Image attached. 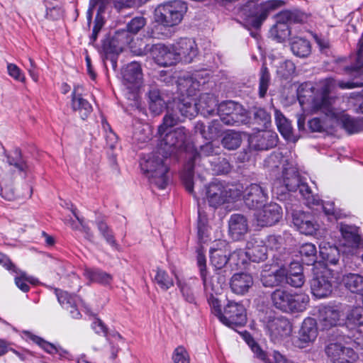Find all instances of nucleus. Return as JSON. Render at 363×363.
<instances>
[{
	"label": "nucleus",
	"mask_w": 363,
	"mask_h": 363,
	"mask_svg": "<svg viewBox=\"0 0 363 363\" xmlns=\"http://www.w3.org/2000/svg\"><path fill=\"white\" fill-rule=\"evenodd\" d=\"M255 118L257 123L262 124L264 127H267V125L271 122L270 115L264 109L262 108H258L255 112Z\"/></svg>",
	"instance_id": "51"
},
{
	"label": "nucleus",
	"mask_w": 363,
	"mask_h": 363,
	"mask_svg": "<svg viewBox=\"0 0 363 363\" xmlns=\"http://www.w3.org/2000/svg\"><path fill=\"white\" fill-rule=\"evenodd\" d=\"M84 276L91 281L98 282L104 285H108L112 281V277L105 272L86 269Z\"/></svg>",
	"instance_id": "37"
},
{
	"label": "nucleus",
	"mask_w": 363,
	"mask_h": 363,
	"mask_svg": "<svg viewBox=\"0 0 363 363\" xmlns=\"http://www.w3.org/2000/svg\"><path fill=\"white\" fill-rule=\"evenodd\" d=\"M235 191L230 185L216 182L211 183L206 191V200L212 207L217 208L230 202L235 197Z\"/></svg>",
	"instance_id": "7"
},
{
	"label": "nucleus",
	"mask_w": 363,
	"mask_h": 363,
	"mask_svg": "<svg viewBox=\"0 0 363 363\" xmlns=\"http://www.w3.org/2000/svg\"><path fill=\"white\" fill-rule=\"evenodd\" d=\"M334 81L328 79L320 89L314 88L311 84L300 86L298 90V100L302 106L311 113H322L323 119L314 118L309 121V128L314 132L329 131L338 126L347 127L351 123L349 116L342 107L340 99L328 96Z\"/></svg>",
	"instance_id": "1"
},
{
	"label": "nucleus",
	"mask_w": 363,
	"mask_h": 363,
	"mask_svg": "<svg viewBox=\"0 0 363 363\" xmlns=\"http://www.w3.org/2000/svg\"><path fill=\"white\" fill-rule=\"evenodd\" d=\"M276 122L278 129L283 137L291 142H296V138L292 134V127L289 121L279 111H275Z\"/></svg>",
	"instance_id": "30"
},
{
	"label": "nucleus",
	"mask_w": 363,
	"mask_h": 363,
	"mask_svg": "<svg viewBox=\"0 0 363 363\" xmlns=\"http://www.w3.org/2000/svg\"><path fill=\"white\" fill-rule=\"evenodd\" d=\"M326 354L334 363H354L357 359V354L352 349L337 343L330 344Z\"/></svg>",
	"instance_id": "13"
},
{
	"label": "nucleus",
	"mask_w": 363,
	"mask_h": 363,
	"mask_svg": "<svg viewBox=\"0 0 363 363\" xmlns=\"http://www.w3.org/2000/svg\"><path fill=\"white\" fill-rule=\"evenodd\" d=\"M152 52L156 62L162 66L172 65L177 62V54L174 52L173 45H157Z\"/></svg>",
	"instance_id": "21"
},
{
	"label": "nucleus",
	"mask_w": 363,
	"mask_h": 363,
	"mask_svg": "<svg viewBox=\"0 0 363 363\" xmlns=\"http://www.w3.org/2000/svg\"><path fill=\"white\" fill-rule=\"evenodd\" d=\"M7 72L10 77L15 80L22 83L26 82V76L22 70L15 64L9 63L7 65Z\"/></svg>",
	"instance_id": "47"
},
{
	"label": "nucleus",
	"mask_w": 363,
	"mask_h": 363,
	"mask_svg": "<svg viewBox=\"0 0 363 363\" xmlns=\"http://www.w3.org/2000/svg\"><path fill=\"white\" fill-rule=\"evenodd\" d=\"M56 294L61 304H64L65 302L70 303L71 296L67 292L57 290Z\"/></svg>",
	"instance_id": "62"
},
{
	"label": "nucleus",
	"mask_w": 363,
	"mask_h": 363,
	"mask_svg": "<svg viewBox=\"0 0 363 363\" xmlns=\"http://www.w3.org/2000/svg\"><path fill=\"white\" fill-rule=\"evenodd\" d=\"M300 254L306 257H315L316 255V248L311 243H306L301 247Z\"/></svg>",
	"instance_id": "55"
},
{
	"label": "nucleus",
	"mask_w": 363,
	"mask_h": 363,
	"mask_svg": "<svg viewBox=\"0 0 363 363\" xmlns=\"http://www.w3.org/2000/svg\"><path fill=\"white\" fill-rule=\"evenodd\" d=\"M347 320L351 324L363 325V307L352 308L347 315Z\"/></svg>",
	"instance_id": "45"
},
{
	"label": "nucleus",
	"mask_w": 363,
	"mask_h": 363,
	"mask_svg": "<svg viewBox=\"0 0 363 363\" xmlns=\"http://www.w3.org/2000/svg\"><path fill=\"white\" fill-rule=\"evenodd\" d=\"M179 121H182L179 116H177V113L174 114H167L165 116L163 120V123L159 127L158 133L160 137L167 131H169L168 129L176 124V123Z\"/></svg>",
	"instance_id": "42"
},
{
	"label": "nucleus",
	"mask_w": 363,
	"mask_h": 363,
	"mask_svg": "<svg viewBox=\"0 0 363 363\" xmlns=\"http://www.w3.org/2000/svg\"><path fill=\"white\" fill-rule=\"evenodd\" d=\"M124 85L130 91L138 90L143 83V73L140 65L135 62L127 65L122 70Z\"/></svg>",
	"instance_id": "14"
},
{
	"label": "nucleus",
	"mask_w": 363,
	"mask_h": 363,
	"mask_svg": "<svg viewBox=\"0 0 363 363\" xmlns=\"http://www.w3.org/2000/svg\"><path fill=\"white\" fill-rule=\"evenodd\" d=\"M107 340L108 342L107 352L110 357L114 359L116 358L120 350L119 343L123 342V337L118 333L115 332L109 335Z\"/></svg>",
	"instance_id": "38"
},
{
	"label": "nucleus",
	"mask_w": 363,
	"mask_h": 363,
	"mask_svg": "<svg viewBox=\"0 0 363 363\" xmlns=\"http://www.w3.org/2000/svg\"><path fill=\"white\" fill-rule=\"evenodd\" d=\"M62 16V11L58 6H54L51 4L46 6V12L45 17L49 20H57Z\"/></svg>",
	"instance_id": "49"
},
{
	"label": "nucleus",
	"mask_w": 363,
	"mask_h": 363,
	"mask_svg": "<svg viewBox=\"0 0 363 363\" xmlns=\"http://www.w3.org/2000/svg\"><path fill=\"white\" fill-rule=\"evenodd\" d=\"M276 24H286L291 22H301L302 18L298 13L284 11L278 13L276 16Z\"/></svg>",
	"instance_id": "39"
},
{
	"label": "nucleus",
	"mask_w": 363,
	"mask_h": 363,
	"mask_svg": "<svg viewBox=\"0 0 363 363\" xmlns=\"http://www.w3.org/2000/svg\"><path fill=\"white\" fill-rule=\"evenodd\" d=\"M29 337L31 340H33L34 342L40 345L42 348H43L45 351H47L49 353H55L57 352V347L53 345L52 344H50L43 339H41L39 337H37L33 335H29Z\"/></svg>",
	"instance_id": "50"
},
{
	"label": "nucleus",
	"mask_w": 363,
	"mask_h": 363,
	"mask_svg": "<svg viewBox=\"0 0 363 363\" xmlns=\"http://www.w3.org/2000/svg\"><path fill=\"white\" fill-rule=\"evenodd\" d=\"M271 35L279 41H284L288 38L290 31L288 25L275 24L270 30Z\"/></svg>",
	"instance_id": "40"
},
{
	"label": "nucleus",
	"mask_w": 363,
	"mask_h": 363,
	"mask_svg": "<svg viewBox=\"0 0 363 363\" xmlns=\"http://www.w3.org/2000/svg\"><path fill=\"white\" fill-rule=\"evenodd\" d=\"M164 108V102L160 97L157 93L153 91L150 93V108L155 114H160Z\"/></svg>",
	"instance_id": "46"
},
{
	"label": "nucleus",
	"mask_w": 363,
	"mask_h": 363,
	"mask_svg": "<svg viewBox=\"0 0 363 363\" xmlns=\"http://www.w3.org/2000/svg\"><path fill=\"white\" fill-rule=\"evenodd\" d=\"M335 283L333 273L325 269L320 275H318L311 282V291L317 298H324L329 296Z\"/></svg>",
	"instance_id": "11"
},
{
	"label": "nucleus",
	"mask_w": 363,
	"mask_h": 363,
	"mask_svg": "<svg viewBox=\"0 0 363 363\" xmlns=\"http://www.w3.org/2000/svg\"><path fill=\"white\" fill-rule=\"evenodd\" d=\"M179 109L183 117L191 118L196 114L198 108L196 104L193 105L189 102H186L179 104Z\"/></svg>",
	"instance_id": "48"
},
{
	"label": "nucleus",
	"mask_w": 363,
	"mask_h": 363,
	"mask_svg": "<svg viewBox=\"0 0 363 363\" xmlns=\"http://www.w3.org/2000/svg\"><path fill=\"white\" fill-rule=\"evenodd\" d=\"M223 146L228 150L238 148L241 143L240 134L237 133H228L223 139Z\"/></svg>",
	"instance_id": "41"
},
{
	"label": "nucleus",
	"mask_w": 363,
	"mask_h": 363,
	"mask_svg": "<svg viewBox=\"0 0 363 363\" xmlns=\"http://www.w3.org/2000/svg\"><path fill=\"white\" fill-rule=\"evenodd\" d=\"M269 74L266 68L262 69V74L259 82V95L264 96L267 91L268 82H269Z\"/></svg>",
	"instance_id": "54"
},
{
	"label": "nucleus",
	"mask_w": 363,
	"mask_h": 363,
	"mask_svg": "<svg viewBox=\"0 0 363 363\" xmlns=\"http://www.w3.org/2000/svg\"><path fill=\"white\" fill-rule=\"evenodd\" d=\"M267 363H293L289 360L284 355L277 351H274L268 359Z\"/></svg>",
	"instance_id": "58"
},
{
	"label": "nucleus",
	"mask_w": 363,
	"mask_h": 363,
	"mask_svg": "<svg viewBox=\"0 0 363 363\" xmlns=\"http://www.w3.org/2000/svg\"><path fill=\"white\" fill-rule=\"evenodd\" d=\"M342 240L340 250L345 254H354L360 245V239L355 230L350 226H342Z\"/></svg>",
	"instance_id": "18"
},
{
	"label": "nucleus",
	"mask_w": 363,
	"mask_h": 363,
	"mask_svg": "<svg viewBox=\"0 0 363 363\" xmlns=\"http://www.w3.org/2000/svg\"><path fill=\"white\" fill-rule=\"evenodd\" d=\"M277 135L269 131L259 133L250 138V145L257 150H267L276 145Z\"/></svg>",
	"instance_id": "25"
},
{
	"label": "nucleus",
	"mask_w": 363,
	"mask_h": 363,
	"mask_svg": "<svg viewBox=\"0 0 363 363\" xmlns=\"http://www.w3.org/2000/svg\"><path fill=\"white\" fill-rule=\"evenodd\" d=\"M82 87L75 86L72 92V108L82 118L85 119L91 112L92 108L90 104L84 99L79 92Z\"/></svg>",
	"instance_id": "22"
},
{
	"label": "nucleus",
	"mask_w": 363,
	"mask_h": 363,
	"mask_svg": "<svg viewBox=\"0 0 363 363\" xmlns=\"http://www.w3.org/2000/svg\"><path fill=\"white\" fill-rule=\"evenodd\" d=\"M186 11L184 2L174 1L158 6L155 11V19L165 26H174L182 21Z\"/></svg>",
	"instance_id": "5"
},
{
	"label": "nucleus",
	"mask_w": 363,
	"mask_h": 363,
	"mask_svg": "<svg viewBox=\"0 0 363 363\" xmlns=\"http://www.w3.org/2000/svg\"><path fill=\"white\" fill-rule=\"evenodd\" d=\"M155 281L163 289H168L173 286V279L164 270L158 269L155 276Z\"/></svg>",
	"instance_id": "43"
},
{
	"label": "nucleus",
	"mask_w": 363,
	"mask_h": 363,
	"mask_svg": "<svg viewBox=\"0 0 363 363\" xmlns=\"http://www.w3.org/2000/svg\"><path fill=\"white\" fill-rule=\"evenodd\" d=\"M342 315L338 308L328 307L321 311L320 323L325 329H328L337 325Z\"/></svg>",
	"instance_id": "27"
},
{
	"label": "nucleus",
	"mask_w": 363,
	"mask_h": 363,
	"mask_svg": "<svg viewBox=\"0 0 363 363\" xmlns=\"http://www.w3.org/2000/svg\"><path fill=\"white\" fill-rule=\"evenodd\" d=\"M245 197V203L250 208H257L259 203L265 200L262 189L257 184H252L247 189Z\"/></svg>",
	"instance_id": "28"
},
{
	"label": "nucleus",
	"mask_w": 363,
	"mask_h": 363,
	"mask_svg": "<svg viewBox=\"0 0 363 363\" xmlns=\"http://www.w3.org/2000/svg\"><path fill=\"white\" fill-rule=\"evenodd\" d=\"M281 6V1L279 0H269L255 5L245 13V21L250 26L258 28L269 13Z\"/></svg>",
	"instance_id": "6"
},
{
	"label": "nucleus",
	"mask_w": 363,
	"mask_h": 363,
	"mask_svg": "<svg viewBox=\"0 0 363 363\" xmlns=\"http://www.w3.org/2000/svg\"><path fill=\"white\" fill-rule=\"evenodd\" d=\"M318 336L316 323L313 318L304 320L298 333L296 345L304 348L312 344Z\"/></svg>",
	"instance_id": "15"
},
{
	"label": "nucleus",
	"mask_w": 363,
	"mask_h": 363,
	"mask_svg": "<svg viewBox=\"0 0 363 363\" xmlns=\"http://www.w3.org/2000/svg\"><path fill=\"white\" fill-rule=\"evenodd\" d=\"M229 234L233 239H240L249 230L247 218L240 214L231 216L229 220Z\"/></svg>",
	"instance_id": "24"
},
{
	"label": "nucleus",
	"mask_w": 363,
	"mask_h": 363,
	"mask_svg": "<svg viewBox=\"0 0 363 363\" xmlns=\"http://www.w3.org/2000/svg\"><path fill=\"white\" fill-rule=\"evenodd\" d=\"M145 25V20L144 18L138 17L133 18L128 25V30L133 33H138Z\"/></svg>",
	"instance_id": "52"
},
{
	"label": "nucleus",
	"mask_w": 363,
	"mask_h": 363,
	"mask_svg": "<svg viewBox=\"0 0 363 363\" xmlns=\"http://www.w3.org/2000/svg\"><path fill=\"white\" fill-rule=\"evenodd\" d=\"M253 278L250 274L238 272L232 276L230 286L233 293L243 295L248 292L249 289L253 286Z\"/></svg>",
	"instance_id": "20"
},
{
	"label": "nucleus",
	"mask_w": 363,
	"mask_h": 363,
	"mask_svg": "<svg viewBox=\"0 0 363 363\" xmlns=\"http://www.w3.org/2000/svg\"><path fill=\"white\" fill-rule=\"evenodd\" d=\"M228 260V253L225 249L220 247L211 250V262L216 268H222L226 264Z\"/></svg>",
	"instance_id": "36"
},
{
	"label": "nucleus",
	"mask_w": 363,
	"mask_h": 363,
	"mask_svg": "<svg viewBox=\"0 0 363 363\" xmlns=\"http://www.w3.org/2000/svg\"><path fill=\"white\" fill-rule=\"evenodd\" d=\"M272 335L275 337H284L291 332V325L286 320L277 319L269 325Z\"/></svg>",
	"instance_id": "33"
},
{
	"label": "nucleus",
	"mask_w": 363,
	"mask_h": 363,
	"mask_svg": "<svg viewBox=\"0 0 363 363\" xmlns=\"http://www.w3.org/2000/svg\"><path fill=\"white\" fill-rule=\"evenodd\" d=\"M197 263L200 268V273L201 276L202 277V279L205 281V276L206 275V259L203 255L199 252L198 257H197Z\"/></svg>",
	"instance_id": "59"
},
{
	"label": "nucleus",
	"mask_w": 363,
	"mask_h": 363,
	"mask_svg": "<svg viewBox=\"0 0 363 363\" xmlns=\"http://www.w3.org/2000/svg\"><path fill=\"white\" fill-rule=\"evenodd\" d=\"M286 268H280L272 273H264L262 275V281L266 286H274L285 283Z\"/></svg>",
	"instance_id": "31"
},
{
	"label": "nucleus",
	"mask_w": 363,
	"mask_h": 363,
	"mask_svg": "<svg viewBox=\"0 0 363 363\" xmlns=\"http://www.w3.org/2000/svg\"><path fill=\"white\" fill-rule=\"evenodd\" d=\"M7 162L5 169L0 174L1 195L5 199L12 201L16 198V191L9 183L13 179L16 172H23L26 174L28 167L23 161L18 150L7 155Z\"/></svg>",
	"instance_id": "2"
},
{
	"label": "nucleus",
	"mask_w": 363,
	"mask_h": 363,
	"mask_svg": "<svg viewBox=\"0 0 363 363\" xmlns=\"http://www.w3.org/2000/svg\"><path fill=\"white\" fill-rule=\"evenodd\" d=\"M93 328L96 333L106 334V329L103 323L98 320H96L93 324Z\"/></svg>",
	"instance_id": "63"
},
{
	"label": "nucleus",
	"mask_w": 363,
	"mask_h": 363,
	"mask_svg": "<svg viewBox=\"0 0 363 363\" xmlns=\"http://www.w3.org/2000/svg\"><path fill=\"white\" fill-rule=\"evenodd\" d=\"M160 138L164 146H169V148L181 149L184 145L187 135L184 128L181 127L166 132Z\"/></svg>",
	"instance_id": "23"
},
{
	"label": "nucleus",
	"mask_w": 363,
	"mask_h": 363,
	"mask_svg": "<svg viewBox=\"0 0 363 363\" xmlns=\"http://www.w3.org/2000/svg\"><path fill=\"white\" fill-rule=\"evenodd\" d=\"M172 359L174 363H190L189 353L183 346L174 349Z\"/></svg>",
	"instance_id": "44"
},
{
	"label": "nucleus",
	"mask_w": 363,
	"mask_h": 363,
	"mask_svg": "<svg viewBox=\"0 0 363 363\" xmlns=\"http://www.w3.org/2000/svg\"><path fill=\"white\" fill-rule=\"evenodd\" d=\"M291 48L292 52L297 56L304 57L309 55L311 46L308 41L301 38L291 39Z\"/></svg>",
	"instance_id": "35"
},
{
	"label": "nucleus",
	"mask_w": 363,
	"mask_h": 363,
	"mask_svg": "<svg viewBox=\"0 0 363 363\" xmlns=\"http://www.w3.org/2000/svg\"><path fill=\"white\" fill-rule=\"evenodd\" d=\"M104 24V22L101 18L97 16L95 20V25L93 28V37L94 38H96V35L99 33V31L101 30Z\"/></svg>",
	"instance_id": "64"
},
{
	"label": "nucleus",
	"mask_w": 363,
	"mask_h": 363,
	"mask_svg": "<svg viewBox=\"0 0 363 363\" xmlns=\"http://www.w3.org/2000/svg\"><path fill=\"white\" fill-rule=\"evenodd\" d=\"M218 111L220 120L226 125H234L245 121L242 106L233 101L220 104Z\"/></svg>",
	"instance_id": "12"
},
{
	"label": "nucleus",
	"mask_w": 363,
	"mask_h": 363,
	"mask_svg": "<svg viewBox=\"0 0 363 363\" xmlns=\"http://www.w3.org/2000/svg\"><path fill=\"white\" fill-rule=\"evenodd\" d=\"M98 229L108 242H112V235L109 232L107 225L105 223H101L98 226Z\"/></svg>",
	"instance_id": "61"
},
{
	"label": "nucleus",
	"mask_w": 363,
	"mask_h": 363,
	"mask_svg": "<svg viewBox=\"0 0 363 363\" xmlns=\"http://www.w3.org/2000/svg\"><path fill=\"white\" fill-rule=\"evenodd\" d=\"M342 282L351 292L363 296V277L357 274H349L343 277Z\"/></svg>",
	"instance_id": "29"
},
{
	"label": "nucleus",
	"mask_w": 363,
	"mask_h": 363,
	"mask_svg": "<svg viewBox=\"0 0 363 363\" xmlns=\"http://www.w3.org/2000/svg\"><path fill=\"white\" fill-rule=\"evenodd\" d=\"M308 301L305 294H291L284 289H277L272 294L273 305L284 312H301L306 309Z\"/></svg>",
	"instance_id": "4"
},
{
	"label": "nucleus",
	"mask_w": 363,
	"mask_h": 363,
	"mask_svg": "<svg viewBox=\"0 0 363 363\" xmlns=\"http://www.w3.org/2000/svg\"><path fill=\"white\" fill-rule=\"evenodd\" d=\"M220 320L225 325H243L247 320L245 309L243 306L233 301H229L225 306Z\"/></svg>",
	"instance_id": "8"
},
{
	"label": "nucleus",
	"mask_w": 363,
	"mask_h": 363,
	"mask_svg": "<svg viewBox=\"0 0 363 363\" xmlns=\"http://www.w3.org/2000/svg\"><path fill=\"white\" fill-rule=\"evenodd\" d=\"M208 303L211 307L213 313L220 319V316L223 315L221 309V305L220 300L215 296H209Z\"/></svg>",
	"instance_id": "53"
},
{
	"label": "nucleus",
	"mask_w": 363,
	"mask_h": 363,
	"mask_svg": "<svg viewBox=\"0 0 363 363\" xmlns=\"http://www.w3.org/2000/svg\"><path fill=\"white\" fill-rule=\"evenodd\" d=\"M177 54V61L181 59L185 62H191L196 55V45L191 38H182L173 45Z\"/></svg>",
	"instance_id": "19"
},
{
	"label": "nucleus",
	"mask_w": 363,
	"mask_h": 363,
	"mask_svg": "<svg viewBox=\"0 0 363 363\" xmlns=\"http://www.w3.org/2000/svg\"><path fill=\"white\" fill-rule=\"evenodd\" d=\"M140 167L151 183L160 189L166 187L169 180L168 167L157 152H152L144 156L141 160Z\"/></svg>",
	"instance_id": "3"
},
{
	"label": "nucleus",
	"mask_w": 363,
	"mask_h": 363,
	"mask_svg": "<svg viewBox=\"0 0 363 363\" xmlns=\"http://www.w3.org/2000/svg\"><path fill=\"white\" fill-rule=\"evenodd\" d=\"M235 257L240 259L242 264L245 263L246 257L255 262L263 261L267 257V248L261 242L249 243L246 252L240 250L232 255V258Z\"/></svg>",
	"instance_id": "16"
},
{
	"label": "nucleus",
	"mask_w": 363,
	"mask_h": 363,
	"mask_svg": "<svg viewBox=\"0 0 363 363\" xmlns=\"http://www.w3.org/2000/svg\"><path fill=\"white\" fill-rule=\"evenodd\" d=\"M293 223L301 233L314 235L319 228L318 224L314 222L313 218L301 211L294 210L292 213Z\"/></svg>",
	"instance_id": "17"
},
{
	"label": "nucleus",
	"mask_w": 363,
	"mask_h": 363,
	"mask_svg": "<svg viewBox=\"0 0 363 363\" xmlns=\"http://www.w3.org/2000/svg\"><path fill=\"white\" fill-rule=\"evenodd\" d=\"M219 147L216 146L213 143H208L201 147V155L203 156H209L213 154H218Z\"/></svg>",
	"instance_id": "57"
},
{
	"label": "nucleus",
	"mask_w": 363,
	"mask_h": 363,
	"mask_svg": "<svg viewBox=\"0 0 363 363\" xmlns=\"http://www.w3.org/2000/svg\"><path fill=\"white\" fill-rule=\"evenodd\" d=\"M0 264H2L6 269L11 270L16 274L14 282L16 286L23 291L27 292L29 291V286L28 283L31 284H37L38 281L36 278L29 276L27 273L16 267L6 255L0 253Z\"/></svg>",
	"instance_id": "9"
},
{
	"label": "nucleus",
	"mask_w": 363,
	"mask_h": 363,
	"mask_svg": "<svg viewBox=\"0 0 363 363\" xmlns=\"http://www.w3.org/2000/svg\"><path fill=\"white\" fill-rule=\"evenodd\" d=\"M203 281L205 286V290L209 296H218L221 294L224 284L223 277L217 275L213 276L212 277L211 281H208L206 275L205 281L203 280Z\"/></svg>",
	"instance_id": "34"
},
{
	"label": "nucleus",
	"mask_w": 363,
	"mask_h": 363,
	"mask_svg": "<svg viewBox=\"0 0 363 363\" xmlns=\"http://www.w3.org/2000/svg\"><path fill=\"white\" fill-rule=\"evenodd\" d=\"M248 345L251 347L253 352L257 355V357L264 359L265 354L264 352L261 350L259 345H257L253 340H249Z\"/></svg>",
	"instance_id": "60"
},
{
	"label": "nucleus",
	"mask_w": 363,
	"mask_h": 363,
	"mask_svg": "<svg viewBox=\"0 0 363 363\" xmlns=\"http://www.w3.org/2000/svg\"><path fill=\"white\" fill-rule=\"evenodd\" d=\"M255 217L258 225L270 226L278 223L281 218L282 209L278 204L271 203L257 208Z\"/></svg>",
	"instance_id": "10"
},
{
	"label": "nucleus",
	"mask_w": 363,
	"mask_h": 363,
	"mask_svg": "<svg viewBox=\"0 0 363 363\" xmlns=\"http://www.w3.org/2000/svg\"><path fill=\"white\" fill-rule=\"evenodd\" d=\"M304 281L302 266L298 262H291L286 269L285 283L294 287H301Z\"/></svg>",
	"instance_id": "26"
},
{
	"label": "nucleus",
	"mask_w": 363,
	"mask_h": 363,
	"mask_svg": "<svg viewBox=\"0 0 363 363\" xmlns=\"http://www.w3.org/2000/svg\"><path fill=\"white\" fill-rule=\"evenodd\" d=\"M339 251L340 250L328 242H323L320 244V255L329 263H337L339 259Z\"/></svg>",
	"instance_id": "32"
},
{
	"label": "nucleus",
	"mask_w": 363,
	"mask_h": 363,
	"mask_svg": "<svg viewBox=\"0 0 363 363\" xmlns=\"http://www.w3.org/2000/svg\"><path fill=\"white\" fill-rule=\"evenodd\" d=\"M199 106L202 108H213L216 106V101L212 96L204 94L201 96Z\"/></svg>",
	"instance_id": "56"
}]
</instances>
